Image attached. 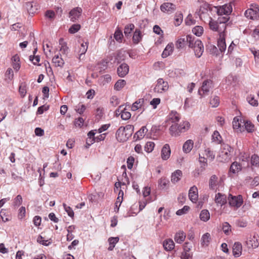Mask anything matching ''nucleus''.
Here are the masks:
<instances>
[{"mask_svg":"<svg viewBox=\"0 0 259 259\" xmlns=\"http://www.w3.org/2000/svg\"><path fill=\"white\" fill-rule=\"evenodd\" d=\"M215 8L217 9V12L219 16L229 15L232 11V8L230 4H225Z\"/></svg>","mask_w":259,"mask_h":259,"instance_id":"nucleus-10","label":"nucleus"},{"mask_svg":"<svg viewBox=\"0 0 259 259\" xmlns=\"http://www.w3.org/2000/svg\"><path fill=\"white\" fill-rule=\"evenodd\" d=\"M135 28L134 24H129L125 26L124 33L126 36H128Z\"/></svg>","mask_w":259,"mask_h":259,"instance_id":"nucleus-41","label":"nucleus"},{"mask_svg":"<svg viewBox=\"0 0 259 259\" xmlns=\"http://www.w3.org/2000/svg\"><path fill=\"white\" fill-rule=\"evenodd\" d=\"M5 76L7 79L10 80H12L14 76L13 70L11 68H9L6 72Z\"/></svg>","mask_w":259,"mask_h":259,"instance_id":"nucleus-61","label":"nucleus"},{"mask_svg":"<svg viewBox=\"0 0 259 259\" xmlns=\"http://www.w3.org/2000/svg\"><path fill=\"white\" fill-rule=\"evenodd\" d=\"M241 170L242 165L236 161L233 162L230 166L229 175L230 176V173L237 174Z\"/></svg>","mask_w":259,"mask_h":259,"instance_id":"nucleus-19","label":"nucleus"},{"mask_svg":"<svg viewBox=\"0 0 259 259\" xmlns=\"http://www.w3.org/2000/svg\"><path fill=\"white\" fill-rule=\"evenodd\" d=\"M182 172L180 170H177L176 171H175L174 173L172 174L171 177V181L172 183L175 184L177 183L182 177Z\"/></svg>","mask_w":259,"mask_h":259,"instance_id":"nucleus-29","label":"nucleus"},{"mask_svg":"<svg viewBox=\"0 0 259 259\" xmlns=\"http://www.w3.org/2000/svg\"><path fill=\"white\" fill-rule=\"evenodd\" d=\"M220 17L218 18V21L220 24H223V27L224 28V30L225 31V30L226 29V25H225V23L228 21L229 20V15H225V16H219Z\"/></svg>","mask_w":259,"mask_h":259,"instance_id":"nucleus-38","label":"nucleus"},{"mask_svg":"<svg viewBox=\"0 0 259 259\" xmlns=\"http://www.w3.org/2000/svg\"><path fill=\"white\" fill-rule=\"evenodd\" d=\"M242 119L238 117H235L233 121V127L234 129L238 130L241 128Z\"/></svg>","mask_w":259,"mask_h":259,"instance_id":"nucleus-36","label":"nucleus"},{"mask_svg":"<svg viewBox=\"0 0 259 259\" xmlns=\"http://www.w3.org/2000/svg\"><path fill=\"white\" fill-rule=\"evenodd\" d=\"M88 44H89V43L88 42H82L81 44L80 47L78 51V53H79L78 59L80 60L83 59V58H84L83 55L85 54V53L87 51V50L88 48Z\"/></svg>","mask_w":259,"mask_h":259,"instance_id":"nucleus-23","label":"nucleus"},{"mask_svg":"<svg viewBox=\"0 0 259 259\" xmlns=\"http://www.w3.org/2000/svg\"><path fill=\"white\" fill-rule=\"evenodd\" d=\"M126 84V81L124 79H119L114 84V88L116 91L121 90Z\"/></svg>","mask_w":259,"mask_h":259,"instance_id":"nucleus-34","label":"nucleus"},{"mask_svg":"<svg viewBox=\"0 0 259 259\" xmlns=\"http://www.w3.org/2000/svg\"><path fill=\"white\" fill-rule=\"evenodd\" d=\"M203 28L201 26H196L192 29L193 33L197 36H201L203 33Z\"/></svg>","mask_w":259,"mask_h":259,"instance_id":"nucleus-40","label":"nucleus"},{"mask_svg":"<svg viewBox=\"0 0 259 259\" xmlns=\"http://www.w3.org/2000/svg\"><path fill=\"white\" fill-rule=\"evenodd\" d=\"M233 152V148L231 146L226 143L222 144L219 155L220 160L223 162L229 161L232 157Z\"/></svg>","mask_w":259,"mask_h":259,"instance_id":"nucleus-3","label":"nucleus"},{"mask_svg":"<svg viewBox=\"0 0 259 259\" xmlns=\"http://www.w3.org/2000/svg\"><path fill=\"white\" fill-rule=\"evenodd\" d=\"M143 35L139 29H136L133 36V42L134 44L137 45L139 43L142 39Z\"/></svg>","mask_w":259,"mask_h":259,"instance_id":"nucleus-27","label":"nucleus"},{"mask_svg":"<svg viewBox=\"0 0 259 259\" xmlns=\"http://www.w3.org/2000/svg\"><path fill=\"white\" fill-rule=\"evenodd\" d=\"M245 130L248 133H252L254 131V125L253 124L249 121H246L244 124Z\"/></svg>","mask_w":259,"mask_h":259,"instance_id":"nucleus-44","label":"nucleus"},{"mask_svg":"<svg viewBox=\"0 0 259 259\" xmlns=\"http://www.w3.org/2000/svg\"><path fill=\"white\" fill-rule=\"evenodd\" d=\"M49 109V106L47 105H44L38 108L36 114H42L44 111H47Z\"/></svg>","mask_w":259,"mask_h":259,"instance_id":"nucleus-58","label":"nucleus"},{"mask_svg":"<svg viewBox=\"0 0 259 259\" xmlns=\"http://www.w3.org/2000/svg\"><path fill=\"white\" fill-rule=\"evenodd\" d=\"M212 140L217 144H221L222 138L219 132L215 131L212 135Z\"/></svg>","mask_w":259,"mask_h":259,"instance_id":"nucleus-35","label":"nucleus"},{"mask_svg":"<svg viewBox=\"0 0 259 259\" xmlns=\"http://www.w3.org/2000/svg\"><path fill=\"white\" fill-rule=\"evenodd\" d=\"M173 45L172 44H168L163 51L161 56L164 58L169 56L172 52Z\"/></svg>","mask_w":259,"mask_h":259,"instance_id":"nucleus-31","label":"nucleus"},{"mask_svg":"<svg viewBox=\"0 0 259 259\" xmlns=\"http://www.w3.org/2000/svg\"><path fill=\"white\" fill-rule=\"evenodd\" d=\"M119 239L118 237H110L108 239V241L110 246L108 248V250H112L114 247L115 244L118 242Z\"/></svg>","mask_w":259,"mask_h":259,"instance_id":"nucleus-42","label":"nucleus"},{"mask_svg":"<svg viewBox=\"0 0 259 259\" xmlns=\"http://www.w3.org/2000/svg\"><path fill=\"white\" fill-rule=\"evenodd\" d=\"M242 245L239 242H235L233 246V254L235 257L239 256L242 253Z\"/></svg>","mask_w":259,"mask_h":259,"instance_id":"nucleus-22","label":"nucleus"},{"mask_svg":"<svg viewBox=\"0 0 259 259\" xmlns=\"http://www.w3.org/2000/svg\"><path fill=\"white\" fill-rule=\"evenodd\" d=\"M52 63L56 67H62L64 64V60L60 54L55 55L52 59Z\"/></svg>","mask_w":259,"mask_h":259,"instance_id":"nucleus-26","label":"nucleus"},{"mask_svg":"<svg viewBox=\"0 0 259 259\" xmlns=\"http://www.w3.org/2000/svg\"><path fill=\"white\" fill-rule=\"evenodd\" d=\"M189 47L193 49L195 55L197 58H199L202 55L204 48L201 41L198 39H195L194 37L192 38V41L189 45Z\"/></svg>","mask_w":259,"mask_h":259,"instance_id":"nucleus-4","label":"nucleus"},{"mask_svg":"<svg viewBox=\"0 0 259 259\" xmlns=\"http://www.w3.org/2000/svg\"><path fill=\"white\" fill-rule=\"evenodd\" d=\"M220 103L219 98L217 96L213 97L210 100V104L212 107H217L219 106Z\"/></svg>","mask_w":259,"mask_h":259,"instance_id":"nucleus-52","label":"nucleus"},{"mask_svg":"<svg viewBox=\"0 0 259 259\" xmlns=\"http://www.w3.org/2000/svg\"><path fill=\"white\" fill-rule=\"evenodd\" d=\"M120 114L121 118L124 120L130 119L131 117V113L126 111L125 110H123L122 111H121Z\"/></svg>","mask_w":259,"mask_h":259,"instance_id":"nucleus-54","label":"nucleus"},{"mask_svg":"<svg viewBox=\"0 0 259 259\" xmlns=\"http://www.w3.org/2000/svg\"><path fill=\"white\" fill-rule=\"evenodd\" d=\"M188 196L190 200L193 203H196L198 199L197 188L194 186L190 188L189 191Z\"/></svg>","mask_w":259,"mask_h":259,"instance_id":"nucleus-16","label":"nucleus"},{"mask_svg":"<svg viewBox=\"0 0 259 259\" xmlns=\"http://www.w3.org/2000/svg\"><path fill=\"white\" fill-rule=\"evenodd\" d=\"M180 114L176 111H171L167 117L166 122L168 124H176L180 121Z\"/></svg>","mask_w":259,"mask_h":259,"instance_id":"nucleus-9","label":"nucleus"},{"mask_svg":"<svg viewBox=\"0 0 259 259\" xmlns=\"http://www.w3.org/2000/svg\"><path fill=\"white\" fill-rule=\"evenodd\" d=\"M155 144L153 142H148L146 143L145 146V150L148 152L150 153L152 152L154 147Z\"/></svg>","mask_w":259,"mask_h":259,"instance_id":"nucleus-47","label":"nucleus"},{"mask_svg":"<svg viewBox=\"0 0 259 259\" xmlns=\"http://www.w3.org/2000/svg\"><path fill=\"white\" fill-rule=\"evenodd\" d=\"M63 206L68 215L71 218L73 217L74 212L72 208L70 206H68L65 203H63Z\"/></svg>","mask_w":259,"mask_h":259,"instance_id":"nucleus-56","label":"nucleus"},{"mask_svg":"<svg viewBox=\"0 0 259 259\" xmlns=\"http://www.w3.org/2000/svg\"><path fill=\"white\" fill-rule=\"evenodd\" d=\"M204 153L205 155L207 156L208 158H209L210 160H213L215 157V154L213 153V152L211 151L209 148H206L204 150Z\"/></svg>","mask_w":259,"mask_h":259,"instance_id":"nucleus-50","label":"nucleus"},{"mask_svg":"<svg viewBox=\"0 0 259 259\" xmlns=\"http://www.w3.org/2000/svg\"><path fill=\"white\" fill-rule=\"evenodd\" d=\"M169 86L167 81H164L162 78H159L156 81V84L153 90L155 93H162L167 91Z\"/></svg>","mask_w":259,"mask_h":259,"instance_id":"nucleus-7","label":"nucleus"},{"mask_svg":"<svg viewBox=\"0 0 259 259\" xmlns=\"http://www.w3.org/2000/svg\"><path fill=\"white\" fill-rule=\"evenodd\" d=\"M176 9V6L171 3H164L160 6V10L164 13H173Z\"/></svg>","mask_w":259,"mask_h":259,"instance_id":"nucleus-13","label":"nucleus"},{"mask_svg":"<svg viewBox=\"0 0 259 259\" xmlns=\"http://www.w3.org/2000/svg\"><path fill=\"white\" fill-rule=\"evenodd\" d=\"M200 219L203 222H207L210 219V213L208 210L203 209L199 215Z\"/></svg>","mask_w":259,"mask_h":259,"instance_id":"nucleus-32","label":"nucleus"},{"mask_svg":"<svg viewBox=\"0 0 259 259\" xmlns=\"http://www.w3.org/2000/svg\"><path fill=\"white\" fill-rule=\"evenodd\" d=\"M199 161L201 164V167H202L204 169L205 167L207 166V163L206 158L201 156L200 155H199Z\"/></svg>","mask_w":259,"mask_h":259,"instance_id":"nucleus-62","label":"nucleus"},{"mask_svg":"<svg viewBox=\"0 0 259 259\" xmlns=\"http://www.w3.org/2000/svg\"><path fill=\"white\" fill-rule=\"evenodd\" d=\"M168 183V180L164 178H161L159 181V185L160 186L161 189H164L167 187Z\"/></svg>","mask_w":259,"mask_h":259,"instance_id":"nucleus-57","label":"nucleus"},{"mask_svg":"<svg viewBox=\"0 0 259 259\" xmlns=\"http://www.w3.org/2000/svg\"><path fill=\"white\" fill-rule=\"evenodd\" d=\"M170 155V149L168 144H165L161 149V155L163 160H167Z\"/></svg>","mask_w":259,"mask_h":259,"instance_id":"nucleus-18","label":"nucleus"},{"mask_svg":"<svg viewBox=\"0 0 259 259\" xmlns=\"http://www.w3.org/2000/svg\"><path fill=\"white\" fill-rule=\"evenodd\" d=\"M147 132L148 129L146 126H143L135 133L134 138L136 139V140H141L144 137Z\"/></svg>","mask_w":259,"mask_h":259,"instance_id":"nucleus-20","label":"nucleus"},{"mask_svg":"<svg viewBox=\"0 0 259 259\" xmlns=\"http://www.w3.org/2000/svg\"><path fill=\"white\" fill-rule=\"evenodd\" d=\"M212 87V81L210 79L205 80L201 85V88L198 91V94L201 97L208 95L209 90Z\"/></svg>","mask_w":259,"mask_h":259,"instance_id":"nucleus-8","label":"nucleus"},{"mask_svg":"<svg viewBox=\"0 0 259 259\" xmlns=\"http://www.w3.org/2000/svg\"><path fill=\"white\" fill-rule=\"evenodd\" d=\"M153 30L155 33L158 35H160L161 36L163 35V31L158 25H154L153 28Z\"/></svg>","mask_w":259,"mask_h":259,"instance_id":"nucleus-64","label":"nucleus"},{"mask_svg":"<svg viewBox=\"0 0 259 259\" xmlns=\"http://www.w3.org/2000/svg\"><path fill=\"white\" fill-rule=\"evenodd\" d=\"M12 65L14 70L18 71L20 68V57L18 55L16 54L12 58Z\"/></svg>","mask_w":259,"mask_h":259,"instance_id":"nucleus-25","label":"nucleus"},{"mask_svg":"<svg viewBox=\"0 0 259 259\" xmlns=\"http://www.w3.org/2000/svg\"><path fill=\"white\" fill-rule=\"evenodd\" d=\"M245 16L248 19L254 20L259 17V6L256 4H251L250 8L245 11Z\"/></svg>","mask_w":259,"mask_h":259,"instance_id":"nucleus-5","label":"nucleus"},{"mask_svg":"<svg viewBox=\"0 0 259 259\" xmlns=\"http://www.w3.org/2000/svg\"><path fill=\"white\" fill-rule=\"evenodd\" d=\"M195 23V20L193 19L192 15L189 14L185 19V23L187 25H191Z\"/></svg>","mask_w":259,"mask_h":259,"instance_id":"nucleus-59","label":"nucleus"},{"mask_svg":"<svg viewBox=\"0 0 259 259\" xmlns=\"http://www.w3.org/2000/svg\"><path fill=\"white\" fill-rule=\"evenodd\" d=\"M215 201L217 203L222 206L225 204L227 202V196L224 194L218 193L215 195Z\"/></svg>","mask_w":259,"mask_h":259,"instance_id":"nucleus-21","label":"nucleus"},{"mask_svg":"<svg viewBox=\"0 0 259 259\" xmlns=\"http://www.w3.org/2000/svg\"><path fill=\"white\" fill-rule=\"evenodd\" d=\"M128 71L129 66L125 63L120 65L117 69V74L120 77H124L128 73Z\"/></svg>","mask_w":259,"mask_h":259,"instance_id":"nucleus-15","label":"nucleus"},{"mask_svg":"<svg viewBox=\"0 0 259 259\" xmlns=\"http://www.w3.org/2000/svg\"><path fill=\"white\" fill-rule=\"evenodd\" d=\"M259 237L258 236H253L251 239L250 240L251 245L253 247H257L259 245V241L258 239Z\"/></svg>","mask_w":259,"mask_h":259,"instance_id":"nucleus-53","label":"nucleus"},{"mask_svg":"<svg viewBox=\"0 0 259 259\" xmlns=\"http://www.w3.org/2000/svg\"><path fill=\"white\" fill-rule=\"evenodd\" d=\"M193 36L188 35L185 37L179 38L176 42V47L177 49H182L184 48L186 45H190V43L192 41Z\"/></svg>","mask_w":259,"mask_h":259,"instance_id":"nucleus-11","label":"nucleus"},{"mask_svg":"<svg viewBox=\"0 0 259 259\" xmlns=\"http://www.w3.org/2000/svg\"><path fill=\"white\" fill-rule=\"evenodd\" d=\"M231 226L228 222H224L223 224V230L226 235H228L231 232Z\"/></svg>","mask_w":259,"mask_h":259,"instance_id":"nucleus-49","label":"nucleus"},{"mask_svg":"<svg viewBox=\"0 0 259 259\" xmlns=\"http://www.w3.org/2000/svg\"><path fill=\"white\" fill-rule=\"evenodd\" d=\"M209 239H210V234L208 233L204 234V235H203V236L201 238V244L203 245H207V243L209 241Z\"/></svg>","mask_w":259,"mask_h":259,"instance_id":"nucleus-51","label":"nucleus"},{"mask_svg":"<svg viewBox=\"0 0 259 259\" xmlns=\"http://www.w3.org/2000/svg\"><path fill=\"white\" fill-rule=\"evenodd\" d=\"M229 204L230 206L238 208L243 204V200L242 195L233 196L229 194L228 198Z\"/></svg>","mask_w":259,"mask_h":259,"instance_id":"nucleus-6","label":"nucleus"},{"mask_svg":"<svg viewBox=\"0 0 259 259\" xmlns=\"http://www.w3.org/2000/svg\"><path fill=\"white\" fill-rule=\"evenodd\" d=\"M190 126V123L187 121H183L176 124H172L169 128V133L172 137H178L182 133L186 132Z\"/></svg>","mask_w":259,"mask_h":259,"instance_id":"nucleus-1","label":"nucleus"},{"mask_svg":"<svg viewBox=\"0 0 259 259\" xmlns=\"http://www.w3.org/2000/svg\"><path fill=\"white\" fill-rule=\"evenodd\" d=\"M193 256L192 252H189L183 250L181 254V259H192Z\"/></svg>","mask_w":259,"mask_h":259,"instance_id":"nucleus-48","label":"nucleus"},{"mask_svg":"<svg viewBox=\"0 0 259 259\" xmlns=\"http://www.w3.org/2000/svg\"><path fill=\"white\" fill-rule=\"evenodd\" d=\"M251 164L253 166H259V156L256 154H253L251 157Z\"/></svg>","mask_w":259,"mask_h":259,"instance_id":"nucleus-46","label":"nucleus"},{"mask_svg":"<svg viewBox=\"0 0 259 259\" xmlns=\"http://www.w3.org/2000/svg\"><path fill=\"white\" fill-rule=\"evenodd\" d=\"M82 13V9L80 7H76L69 12V17L72 22H75L79 17Z\"/></svg>","mask_w":259,"mask_h":259,"instance_id":"nucleus-14","label":"nucleus"},{"mask_svg":"<svg viewBox=\"0 0 259 259\" xmlns=\"http://www.w3.org/2000/svg\"><path fill=\"white\" fill-rule=\"evenodd\" d=\"M134 127L128 124L124 127L120 126L116 131V138L120 142L126 141L133 134Z\"/></svg>","mask_w":259,"mask_h":259,"instance_id":"nucleus-2","label":"nucleus"},{"mask_svg":"<svg viewBox=\"0 0 259 259\" xmlns=\"http://www.w3.org/2000/svg\"><path fill=\"white\" fill-rule=\"evenodd\" d=\"M80 28V25L78 24L72 25L69 29L70 33H75L77 32Z\"/></svg>","mask_w":259,"mask_h":259,"instance_id":"nucleus-55","label":"nucleus"},{"mask_svg":"<svg viewBox=\"0 0 259 259\" xmlns=\"http://www.w3.org/2000/svg\"><path fill=\"white\" fill-rule=\"evenodd\" d=\"M85 109L86 107L83 104L78 105V106L75 107V110L79 114H82L85 111Z\"/></svg>","mask_w":259,"mask_h":259,"instance_id":"nucleus-63","label":"nucleus"},{"mask_svg":"<svg viewBox=\"0 0 259 259\" xmlns=\"http://www.w3.org/2000/svg\"><path fill=\"white\" fill-rule=\"evenodd\" d=\"M225 36L226 34L224 31L220 32L219 37L218 39V47L221 53H224L226 50Z\"/></svg>","mask_w":259,"mask_h":259,"instance_id":"nucleus-12","label":"nucleus"},{"mask_svg":"<svg viewBox=\"0 0 259 259\" xmlns=\"http://www.w3.org/2000/svg\"><path fill=\"white\" fill-rule=\"evenodd\" d=\"M22 197L21 195H17L15 199H14L13 201V206L15 207H17L19 206L22 203Z\"/></svg>","mask_w":259,"mask_h":259,"instance_id":"nucleus-45","label":"nucleus"},{"mask_svg":"<svg viewBox=\"0 0 259 259\" xmlns=\"http://www.w3.org/2000/svg\"><path fill=\"white\" fill-rule=\"evenodd\" d=\"M193 147V142L191 140H187L183 145V150L184 152L187 153L191 151Z\"/></svg>","mask_w":259,"mask_h":259,"instance_id":"nucleus-30","label":"nucleus"},{"mask_svg":"<svg viewBox=\"0 0 259 259\" xmlns=\"http://www.w3.org/2000/svg\"><path fill=\"white\" fill-rule=\"evenodd\" d=\"M144 102L143 99H140L135 103H134L132 106V110L133 111H136L139 108H141Z\"/></svg>","mask_w":259,"mask_h":259,"instance_id":"nucleus-39","label":"nucleus"},{"mask_svg":"<svg viewBox=\"0 0 259 259\" xmlns=\"http://www.w3.org/2000/svg\"><path fill=\"white\" fill-rule=\"evenodd\" d=\"M190 207L188 206L185 205L183 207V208L179 209L177 211L176 214L178 215H181L186 213L189 210Z\"/></svg>","mask_w":259,"mask_h":259,"instance_id":"nucleus-60","label":"nucleus"},{"mask_svg":"<svg viewBox=\"0 0 259 259\" xmlns=\"http://www.w3.org/2000/svg\"><path fill=\"white\" fill-rule=\"evenodd\" d=\"M209 25L210 29L214 31H218L219 33L222 32L221 30L219 29V26L218 24V22L215 21L211 18H210V21L209 22Z\"/></svg>","mask_w":259,"mask_h":259,"instance_id":"nucleus-33","label":"nucleus"},{"mask_svg":"<svg viewBox=\"0 0 259 259\" xmlns=\"http://www.w3.org/2000/svg\"><path fill=\"white\" fill-rule=\"evenodd\" d=\"M218 184V177L213 175L211 176L209 180V187L210 189L214 190L216 189L217 186Z\"/></svg>","mask_w":259,"mask_h":259,"instance_id":"nucleus-28","label":"nucleus"},{"mask_svg":"<svg viewBox=\"0 0 259 259\" xmlns=\"http://www.w3.org/2000/svg\"><path fill=\"white\" fill-rule=\"evenodd\" d=\"M186 238V234L182 231L177 232L174 236V240L177 243L181 244Z\"/></svg>","mask_w":259,"mask_h":259,"instance_id":"nucleus-24","label":"nucleus"},{"mask_svg":"<svg viewBox=\"0 0 259 259\" xmlns=\"http://www.w3.org/2000/svg\"><path fill=\"white\" fill-rule=\"evenodd\" d=\"M114 37L116 40L118 42H121L123 38V34L122 31L119 28H117L114 34Z\"/></svg>","mask_w":259,"mask_h":259,"instance_id":"nucleus-37","label":"nucleus"},{"mask_svg":"<svg viewBox=\"0 0 259 259\" xmlns=\"http://www.w3.org/2000/svg\"><path fill=\"white\" fill-rule=\"evenodd\" d=\"M183 21V15L182 13H176L175 16L174 24L175 26H179Z\"/></svg>","mask_w":259,"mask_h":259,"instance_id":"nucleus-43","label":"nucleus"},{"mask_svg":"<svg viewBox=\"0 0 259 259\" xmlns=\"http://www.w3.org/2000/svg\"><path fill=\"white\" fill-rule=\"evenodd\" d=\"M163 247L166 251H171L174 249L175 244L171 239H166L164 240L162 243Z\"/></svg>","mask_w":259,"mask_h":259,"instance_id":"nucleus-17","label":"nucleus"}]
</instances>
